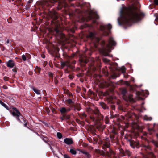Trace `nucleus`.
Returning <instances> with one entry per match:
<instances>
[{"mask_svg":"<svg viewBox=\"0 0 158 158\" xmlns=\"http://www.w3.org/2000/svg\"><path fill=\"white\" fill-rule=\"evenodd\" d=\"M143 14H140L137 9L132 10L130 9L123 8L120 12V18L118 19V23L128 24L130 22H135L141 19Z\"/></svg>","mask_w":158,"mask_h":158,"instance_id":"obj_1","label":"nucleus"},{"mask_svg":"<svg viewBox=\"0 0 158 158\" xmlns=\"http://www.w3.org/2000/svg\"><path fill=\"white\" fill-rule=\"evenodd\" d=\"M116 44V43L114 40L113 38L110 37L109 40V44L106 47H103L101 50V52L104 56H107L108 53L111 52L112 46H115Z\"/></svg>","mask_w":158,"mask_h":158,"instance_id":"obj_2","label":"nucleus"},{"mask_svg":"<svg viewBox=\"0 0 158 158\" xmlns=\"http://www.w3.org/2000/svg\"><path fill=\"white\" fill-rule=\"evenodd\" d=\"M87 111L91 114H94L96 117L98 118L99 120H101L103 119V116L99 112L97 108H95L94 110L89 107L87 109Z\"/></svg>","mask_w":158,"mask_h":158,"instance_id":"obj_3","label":"nucleus"},{"mask_svg":"<svg viewBox=\"0 0 158 158\" xmlns=\"http://www.w3.org/2000/svg\"><path fill=\"white\" fill-rule=\"evenodd\" d=\"M88 38H90L93 40V42L94 43V46L97 47L96 43L98 42L99 41V39L96 36L95 34L90 32L88 35Z\"/></svg>","mask_w":158,"mask_h":158,"instance_id":"obj_4","label":"nucleus"},{"mask_svg":"<svg viewBox=\"0 0 158 158\" xmlns=\"http://www.w3.org/2000/svg\"><path fill=\"white\" fill-rule=\"evenodd\" d=\"M112 28V26L110 24H108L106 26H101L100 27V30L103 32V35L105 36L107 35L109 33L107 30H110Z\"/></svg>","mask_w":158,"mask_h":158,"instance_id":"obj_5","label":"nucleus"},{"mask_svg":"<svg viewBox=\"0 0 158 158\" xmlns=\"http://www.w3.org/2000/svg\"><path fill=\"white\" fill-rule=\"evenodd\" d=\"M54 31L56 33V36L60 39L63 40L65 37V35L60 31V28L58 26L56 27L54 29Z\"/></svg>","mask_w":158,"mask_h":158,"instance_id":"obj_6","label":"nucleus"},{"mask_svg":"<svg viewBox=\"0 0 158 158\" xmlns=\"http://www.w3.org/2000/svg\"><path fill=\"white\" fill-rule=\"evenodd\" d=\"M99 18V16L97 15L96 12H91L89 13V15L86 19V20L87 21H88L93 19H98Z\"/></svg>","mask_w":158,"mask_h":158,"instance_id":"obj_7","label":"nucleus"},{"mask_svg":"<svg viewBox=\"0 0 158 158\" xmlns=\"http://www.w3.org/2000/svg\"><path fill=\"white\" fill-rule=\"evenodd\" d=\"M130 145L133 148L137 147L139 145V143L138 141H135L133 140L130 141Z\"/></svg>","mask_w":158,"mask_h":158,"instance_id":"obj_8","label":"nucleus"},{"mask_svg":"<svg viewBox=\"0 0 158 158\" xmlns=\"http://www.w3.org/2000/svg\"><path fill=\"white\" fill-rule=\"evenodd\" d=\"M57 0H48L46 3V6L48 7H52V4L57 2Z\"/></svg>","mask_w":158,"mask_h":158,"instance_id":"obj_9","label":"nucleus"},{"mask_svg":"<svg viewBox=\"0 0 158 158\" xmlns=\"http://www.w3.org/2000/svg\"><path fill=\"white\" fill-rule=\"evenodd\" d=\"M70 110V109L69 108L62 107L60 110V111L61 113H65Z\"/></svg>","mask_w":158,"mask_h":158,"instance_id":"obj_10","label":"nucleus"},{"mask_svg":"<svg viewBox=\"0 0 158 158\" xmlns=\"http://www.w3.org/2000/svg\"><path fill=\"white\" fill-rule=\"evenodd\" d=\"M64 142L67 145H70L73 143L72 139L69 138H66L64 140Z\"/></svg>","mask_w":158,"mask_h":158,"instance_id":"obj_11","label":"nucleus"},{"mask_svg":"<svg viewBox=\"0 0 158 158\" xmlns=\"http://www.w3.org/2000/svg\"><path fill=\"white\" fill-rule=\"evenodd\" d=\"M15 65L14 62L12 60H10L7 63V66L10 68H13Z\"/></svg>","mask_w":158,"mask_h":158,"instance_id":"obj_12","label":"nucleus"},{"mask_svg":"<svg viewBox=\"0 0 158 158\" xmlns=\"http://www.w3.org/2000/svg\"><path fill=\"white\" fill-rule=\"evenodd\" d=\"M65 3L64 1H60L58 2V6L57 7V9L60 10L63 6L65 5Z\"/></svg>","mask_w":158,"mask_h":158,"instance_id":"obj_13","label":"nucleus"},{"mask_svg":"<svg viewBox=\"0 0 158 158\" xmlns=\"http://www.w3.org/2000/svg\"><path fill=\"white\" fill-rule=\"evenodd\" d=\"M12 115L15 117H19L21 115V114L19 111L17 112H12Z\"/></svg>","mask_w":158,"mask_h":158,"instance_id":"obj_14","label":"nucleus"},{"mask_svg":"<svg viewBox=\"0 0 158 158\" xmlns=\"http://www.w3.org/2000/svg\"><path fill=\"white\" fill-rule=\"evenodd\" d=\"M69 63L68 62H61V65L62 68H63L65 66H67V67L69 66Z\"/></svg>","mask_w":158,"mask_h":158,"instance_id":"obj_15","label":"nucleus"},{"mask_svg":"<svg viewBox=\"0 0 158 158\" xmlns=\"http://www.w3.org/2000/svg\"><path fill=\"white\" fill-rule=\"evenodd\" d=\"M81 153L84 154L85 156L87 157V158H89L90 157V156L89 154L86 151H81Z\"/></svg>","mask_w":158,"mask_h":158,"instance_id":"obj_16","label":"nucleus"},{"mask_svg":"<svg viewBox=\"0 0 158 158\" xmlns=\"http://www.w3.org/2000/svg\"><path fill=\"white\" fill-rule=\"evenodd\" d=\"M100 105L104 109L108 108L106 105L103 102H101L100 103Z\"/></svg>","mask_w":158,"mask_h":158,"instance_id":"obj_17","label":"nucleus"},{"mask_svg":"<svg viewBox=\"0 0 158 158\" xmlns=\"http://www.w3.org/2000/svg\"><path fill=\"white\" fill-rule=\"evenodd\" d=\"M0 104L4 107L6 109L8 110V106L6 105L5 103L3 102L2 101L0 100Z\"/></svg>","mask_w":158,"mask_h":158,"instance_id":"obj_18","label":"nucleus"},{"mask_svg":"<svg viewBox=\"0 0 158 158\" xmlns=\"http://www.w3.org/2000/svg\"><path fill=\"white\" fill-rule=\"evenodd\" d=\"M33 90L35 93L38 95H40V91L39 90H38L36 89L33 88Z\"/></svg>","mask_w":158,"mask_h":158,"instance_id":"obj_19","label":"nucleus"},{"mask_svg":"<svg viewBox=\"0 0 158 158\" xmlns=\"http://www.w3.org/2000/svg\"><path fill=\"white\" fill-rule=\"evenodd\" d=\"M127 93V91L125 89H123L122 90V94L123 96H125Z\"/></svg>","mask_w":158,"mask_h":158,"instance_id":"obj_20","label":"nucleus"},{"mask_svg":"<svg viewBox=\"0 0 158 158\" xmlns=\"http://www.w3.org/2000/svg\"><path fill=\"white\" fill-rule=\"evenodd\" d=\"M63 117L65 119V120H68L70 118V116L69 115H65L64 114L63 115Z\"/></svg>","mask_w":158,"mask_h":158,"instance_id":"obj_21","label":"nucleus"},{"mask_svg":"<svg viewBox=\"0 0 158 158\" xmlns=\"http://www.w3.org/2000/svg\"><path fill=\"white\" fill-rule=\"evenodd\" d=\"M27 56L25 55L24 54H23L22 56V58L23 60L24 61H25L27 60Z\"/></svg>","mask_w":158,"mask_h":158,"instance_id":"obj_22","label":"nucleus"},{"mask_svg":"<svg viewBox=\"0 0 158 158\" xmlns=\"http://www.w3.org/2000/svg\"><path fill=\"white\" fill-rule=\"evenodd\" d=\"M144 119L145 120H151L152 119V118L150 117H148L147 116H145L144 118Z\"/></svg>","mask_w":158,"mask_h":158,"instance_id":"obj_23","label":"nucleus"},{"mask_svg":"<svg viewBox=\"0 0 158 158\" xmlns=\"http://www.w3.org/2000/svg\"><path fill=\"white\" fill-rule=\"evenodd\" d=\"M128 99L130 101H133V99L132 98V95L131 94L129 95L128 96Z\"/></svg>","mask_w":158,"mask_h":158,"instance_id":"obj_24","label":"nucleus"},{"mask_svg":"<svg viewBox=\"0 0 158 158\" xmlns=\"http://www.w3.org/2000/svg\"><path fill=\"white\" fill-rule=\"evenodd\" d=\"M70 152L73 155H75L76 153V151L73 149H70Z\"/></svg>","mask_w":158,"mask_h":158,"instance_id":"obj_25","label":"nucleus"},{"mask_svg":"<svg viewBox=\"0 0 158 158\" xmlns=\"http://www.w3.org/2000/svg\"><path fill=\"white\" fill-rule=\"evenodd\" d=\"M57 135L58 138L59 139L61 138L62 136V134L60 132L57 133Z\"/></svg>","mask_w":158,"mask_h":158,"instance_id":"obj_26","label":"nucleus"},{"mask_svg":"<svg viewBox=\"0 0 158 158\" xmlns=\"http://www.w3.org/2000/svg\"><path fill=\"white\" fill-rule=\"evenodd\" d=\"M152 143L155 145L156 147H158V142L155 141L154 140H153L152 141Z\"/></svg>","mask_w":158,"mask_h":158,"instance_id":"obj_27","label":"nucleus"},{"mask_svg":"<svg viewBox=\"0 0 158 158\" xmlns=\"http://www.w3.org/2000/svg\"><path fill=\"white\" fill-rule=\"evenodd\" d=\"M66 101L68 102V103L69 104H73V102L71 99H67Z\"/></svg>","mask_w":158,"mask_h":158,"instance_id":"obj_28","label":"nucleus"},{"mask_svg":"<svg viewBox=\"0 0 158 158\" xmlns=\"http://www.w3.org/2000/svg\"><path fill=\"white\" fill-rule=\"evenodd\" d=\"M125 153L127 154L129 156H130L131 155V153L128 150H126L125 151Z\"/></svg>","mask_w":158,"mask_h":158,"instance_id":"obj_29","label":"nucleus"},{"mask_svg":"<svg viewBox=\"0 0 158 158\" xmlns=\"http://www.w3.org/2000/svg\"><path fill=\"white\" fill-rule=\"evenodd\" d=\"M149 157H151L152 158H155L152 152H151L149 154Z\"/></svg>","mask_w":158,"mask_h":158,"instance_id":"obj_30","label":"nucleus"},{"mask_svg":"<svg viewBox=\"0 0 158 158\" xmlns=\"http://www.w3.org/2000/svg\"><path fill=\"white\" fill-rule=\"evenodd\" d=\"M75 109L77 110V111H79L80 110V109L79 107V105H77V106L75 107Z\"/></svg>","mask_w":158,"mask_h":158,"instance_id":"obj_31","label":"nucleus"},{"mask_svg":"<svg viewBox=\"0 0 158 158\" xmlns=\"http://www.w3.org/2000/svg\"><path fill=\"white\" fill-rule=\"evenodd\" d=\"M36 70L37 72H38V73H39L40 71H41V68L38 67H37L36 68Z\"/></svg>","mask_w":158,"mask_h":158,"instance_id":"obj_32","label":"nucleus"},{"mask_svg":"<svg viewBox=\"0 0 158 158\" xmlns=\"http://www.w3.org/2000/svg\"><path fill=\"white\" fill-rule=\"evenodd\" d=\"M121 70L123 73H124L126 69L125 68L123 67L121 68Z\"/></svg>","mask_w":158,"mask_h":158,"instance_id":"obj_33","label":"nucleus"},{"mask_svg":"<svg viewBox=\"0 0 158 158\" xmlns=\"http://www.w3.org/2000/svg\"><path fill=\"white\" fill-rule=\"evenodd\" d=\"M154 3L156 5H158V0H155L154 1Z\"/></svg>","mask_w":158,"mask_h":158,"instance_id":"obj_34","label":"nucleus"},{"mask_svg":"<svg viewBox=\"0 0 158 158\" xmlns=\"http://www.w3.org/2000/svg\"><path fill=\"white\" fill-rule=\"evenodd\" d=\"M64 158H70V157L67 155H64Z\"/></svg>","mask_w":158,"mask_h":158,"instance_id":"obj_35","label":"nucleus"},{"mask_svg":"<svg viewBox=\"0 0 158 158\" xmlns=\"http://www.w3.org/2000/svg\"><path fill=\"white\" fill-rule=\"evenodd\" d=\"M4 79L6 81H8V78L6 77H4Z\"/></svg>","mask_w":158,"mask_h":158,"instance_id":"obj_36","label":"nucleus"},{"mask_svg":"<svg viewBox=\"0 0 158 158\" xmlns=\"http://www.w3.org/2000/svg\"><path fill=\"white\" fill-rule=\"evenodd\" d=\"M155 15H156V18L155 19V20L157 21L158 20V15L156 14Z\"/></svg>","mask_w":158,"mask_h":158,"instance_id":"obj_37","label":"nucleus"},{"mask_svg":"<svg viewBox=\"0 0 158 158\" xmlns=\"http://www.w3.org/2000/svg\"><path fill=\"white\" fill-rule=\"evenodd\" d=\"M90 119L93 121H94L95 120V118L92 116H91L90 117Z\"/></svg>","mask_w":158,"mask_h":158,"instance_id":"obj_38","label":"nucleus"},{"mask_svg":"<svg viewBox=\"0 0 158 158\" xmlns=\"http://www.w3.org/2000/svg\"><path fill=\"white\" fill-rule=\"evenodd\" d=\"M13 110H15L14 112H17V111H19L16 108H14Z\"/></svg>","mask_w":158,"mask_h":158,"instance_id":"obj_39","label":"nucleus"},{"mask_svg":"<svg viewBox=\"0 0 158 158\" xmlns=\"http://www.w3.org/2000/svg\"><path fill=\"white\" fill-rule=\"evenodd\" d=\"M60 119L61 121H62L64 120L65 119L63 117V115L60 118Z\"/></svg>","mask_w":158,"mask_h":158,"instance_id":"obj_40","label":"nucleus"},{"mask_svg":"<svg viewBox=\"0 0 158 158\" xmlns=\"http://www.w3.org/2000/svg\"><path fill=\"white\" fill-rule=\"evenodd\" d=\"M103 60L104 61H105L106 62H108L109 61V60L107 59H104Z\"/></svg>","mask_w":158,"mask_h":158,"instance_id":"obj_41","label":"nucleus"},{"mask_svg":"<svg viewBox=\"0 0 158 158\" xmlns=\"http://www.w3.org/2000/svg\"><path fill=\"white\" fill-rule=\"evenodd\" d=\"M3 88L5 89H7L8 88V87L7 86H3Z\"/></svg>","mask_w":158,"mask_h":158,"instance_id":"obj_42","label":"nucleus"},{"mask_svg":"<svg viewBox=\"0 0 158 158\" xmlns=\"http://www.w3.org/2000/svg\"><path fill=\"white\" fill-rule=\"evenodd\" d=\"M16 117V119H17L19 121H20H20H20V119L19 118V117Z\"/></svg>","mask_w":158,"mask_h":158,"instance_id":"obj_43","label":"nucleus"},{"mask_svg":"<svg viewBox=\"0 0 158 158\" xmlns=\"http://www.w3.org/2000/svg\"><path fill=\"white\" fill-rule=\"evenodd\" d=\"M24 126L25 127H27V123H25L24 125Z\"/></svg>","mask_w":158,"mask_h":158,"instance_id":"obj_44","label":"nucleus"},{"mask_svg":"<svg viewBox=\"0 0 158 158\" xmlns=\"http://www.w3.org/2000/svg\"><path fill=\"white\" fill-rule=\"evenodd\" d=\"M69 78L71 79H73V76H69Z\"/></svg>","mask_w":158,"mask_h":158,"instance_id":"obj_45","label":"nucleus"},{"mask_svg":"<svg viewBox=\"0 0 158 158\" xmlns=\"http://www.w3.org/2000/svg\"><path fill=\"white\" fill-rule=\"evenodd\" d=\"M145 147L147 149H149L150 147L148 146H145Z\"/></svg>","mask_w":158,"mask_h":158,"instance_id":"obj_46","label":"nucleus"},{"mask_svg":"<svg viewBox=\"0 0 158 158\" xmlns=\"http://www.w3.org/2000/svg\"><path fill=\"white\" fill-rule=\"evenodd\" d=\"M107 156H108V157H110V154L109 153H107L106 154Z\"/></svg>","mask_w":158,"mask_h":158,"instance_id":"obj_47","label":"nucleus"},{"mask_svg":"<svg viewBox=\"0 0 158 158\" xmlns=\"http://www.w3.org/2000/svg\"><path fill=\"white\" fill-rule=\"evenodd\" d=\"M10 42V41H9V40H7L6 41V43L7 44H9Z\"/></svg>","mask_w":158,"mask_h":158,"instance_id":"obj_48","label":"nucleus"},{"mask_svg":"<svg viewBox=\"0 0 158 158\" xmlns=\"http://www.w3.org/2000/svg\"><path fill=\"white\" fill-rule=\"evenodd\" d=\"M107 148H108L109 147V144H107L106 146Z\"/></svg>","mask_w":158,"mask_h":158,"instance_id":"obj_49","label":"nucleus"},{"mask_svg":"<svg viewBox=\"0 0 158 158\" xmlns=\"http://www.w3.org/2000/svg\"><path fill=\"white\" fill-rule=\"evenodd\" d=\"M65 73H68V71L67 69H66L65 70Z\"/></svg>","mask_w":158,"mask_h":158,"instance_id":"obj_50","label":"nucleus"},{"mask_svg":"<svg viewBox=\"0 0 158 158\" xmlns=\"http://www.w3.org/2000/svg\"><path fill=\"white\" fill-rule=\"evenodd\" d=\"M102 155L103 156H105V153H103L102 154Z\"/></svg>","mask_w":158,"mask_h":158,"instance_id":"obj_51","label":"nucleus"},{"mask_svg":"<svg viewBox=\"0 0 158 158\" xmlns=\"http://www.w3.org/2000/svg\"><path fill=\"white\" fill-rule=\"evenodd\" d=\"M102 44L103 45H104L105 44V42L104 41H102Z\"/></svg>","mask_w":158,"mask_h":158,"instance_id":"obj_52","label":"nucleus"},{"mask_svg":"<svg viewBox=\"0 0 158 158\" xmlns=\"http://www.w3.org/2000/svg\"><path fill=\"white\" fill-rule=\"evenodd\" d=\"M93 23H96V22L95 20H93Z\"/></svg>","mask_w":158,"mask_h":158,"instance_id":"obj_53","label":"nucleus"},{"mask_svg":"<svg viewBox=\"0 0 158 158\" xmlns=\"http://www.w3.org/2000/svg\"><path fill=\"white\" fill-rule=\"evenodd\" d=\"M156 136L157 137V138L158 139V133L156 134Z\"/></svg>","mask_w":158,"mask_h":158,"instance_id":"obj_54","label":"nucleus"},{"mask_svg":"<svg viewBox=\"0 0 158 158\" xmlns=\"http://www.w3.org/2000/svg\"><path fill=\"white\" fill-rule=\"evenodd\" d=\"M50 74H49V75H50V76H52V73H50Z\"/></svg>","mask_w":158,"mask_h":158,"instance_id":"obj_55","label":"nucleus"},{"mask_svg":"<svg viewBox=\"0 0 158 158\" xmlns=\"http://www.w3.org/2000/svg\"><path fill=\"white\" fill-rule=\"evenodd\" d=\"M87 62V61H85V63H86Z\"/></svg>","mask_w":158,"mask_h":158,"instance_id":"obj_56","label":"nucleus"},{"mask_svg":"<svg viewBox=\"0 0 158 158\" xmlns=\"http://www.w3.org/2000/svg\"><path fill=\"white\" fill-rule=\"evenodd\" d=\"M127 85L129 86V83H128V84H127Z\"/></svg>","mask_w":158,"mask_h":158,"instance_id":"obj_57","label":"nucleus"},{"mask_svg":"<svg viewBox=\"0 0 158 158\" xmlns=\"http://www.w3.org/2000/svg\"><path fill=\"white\" fill-rule=\"evenodd\" d=\"M57 17L56 16V17H55V19H57Z\"/></svg>","mask_w":158,"mask_h":158,"instance_id":"obj_58","label":"nucleus"},{"mask_svg":"<svg viewBox=\"0 0 158 158\" xmlns=\"http://www.w3.org/2000/svg\"><path fill=\"white\" fill-rule=\"evenodd\" d=\"M146 135V133H145V134H144V135Z\"/></svg>","mask_w":158,"mask_h":158,"instance_id":"obj_59","label":"nucleus"},{"mask_svg":"<svg viewBox=\"0 0 158 158\" xmlns=\"http://www.w3.org/2000/svg\"><path fill=\"white\" fill-rule=\"evenodd\" d=\"M1 63V60H0V63Z\"/></svg>","mask_w":158,"mask_h":158,"instance_id":"obj_60","label":"nucleus"},{"mask_svg":"<svg viewBox=\"0 0 158 158\" xmlns=\"http://www.w3.org/2000/svg\"><path fill=\"white\" fill-rule=\"evenodd\" d=\"M113 78H114V79H115V78L113 77Z\"/></svg>","mask_w":158,"mask_h":158,"instance_id":"obj_61","label":"nucleus"},{"mask_svg":"<svg viewBox=\"0 0 158 158\" xmlns=\"http://www.w3.org/2000/svg\"><path fill=\"white\" fill-rule=\"evenodd\" d=\"M69 1H72V0H69Z\"/></svg>","mask_w":158,"mask_h":158,"instance_id":"obj_62","label":"nucleus"}]
</instances>
